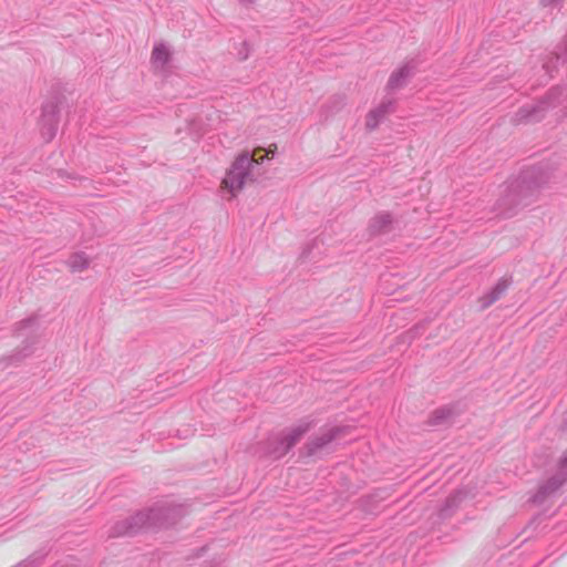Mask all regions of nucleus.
<instances>
[{"instance_id":"f257e3e1","label":"nucleus","mask_w":567,"mask_h":567,"mask_svg":"<svg viewBox=\"0 0 567 567\" xmlns=\"http://www.w3.org/2000/svg\"><path fill=\"white\" fill-rule=\"evenodd\" d=\"M185 514L186 508L183 505L161 502L147 511H141L128 518L116 522L110 530V536H134L144 529L168 527Z\"/></svg>"},{"instance_id":"f03ea898","label":"nucleus","mask_w":567,"mask_h":567,"mask_svg":"<svg viewBox=\"0 0 567 567\" xmlns=\"http://www.w3.org/2000/svg\"><path fill=\"white\" fill-rule=\"evenodd\" d=\"M310 424H299L287 431L268 436L265 441H260L252 445L249 453L258 458L278 460L286 455L307 433Z\"/></svg>"},{"instance_id":"7ed1b4c3","label":"nucleus","mask_w":567,"mask_h":567,"mask_svg":"<svg viewBox=\"0 0 567 567\" xmlns=\"http://www.w3.org/2000/svg\"><path fill=\"white\" fill-rule=\"evenodd\" d=\"M265 157L261 156L260 159H256L248 152H244L235 158L221 181L223 189L229 193L228 200L235 198L247 182L252 181V166L258 165Z\"/></svg>"},{"instance_id":"20e7f679","label":"nucleus","mask_w":567,"mask_h":567,"mask_svg":"<svg viewBox=\"0 0 567 567\" xmlns=\"http://www.w3.org/2000/svg\"><path fill=\"white\" fill-rule=\"evenodd\" d=\"M534 171L524 173L519 179L512 183L505 190L504 196L497 202V210L501 215L509 217L514 214V209L519 205H527L526 192L540 184L533 181Z\"/></svg>"},{"instance_id":"39448f33","label":"nucleus","mask_w":567,"mask_h":567,"mask_svg":"<svg viewBox=\"0 0 567 567\" xmlns=\"http://www.w3.org/2000/svg\"><path fill=\"white\" fill-rule=\"evenodd\" d=\"M567 481V454L563 456L558 464L556 472L543 482L537 492L532 496V502L542 504L546 498L556 493Z\"/></svg>"},{"instance_id":"423d86ee","label":"nucleus","mask_w":567,"mask_h":567,"mask_svg":"<svg viewBox=\"0 0 567 567\" xmlns=\"http://www.w3.org/2000/svg\"><path fill=\"white\" fill-rule=\"evenodd\" d=\"M59 106L55 102H48L42 105L39 120L40 134L45 142H51L58 131Z\"/></svg>"},{"instance_id":"0eeeda50","label":"nucleus","mask_w":567,"mask_h":567,"mask_svg":"<svg viewBox=\"0 0 567 567\" xmlns=\"http://www.w3.org/2000/svg\"><path fill=\"white\" fill-rule=\"evenodd\" d=\"M396 106V99L386 94L380 103L371 109L365 115L364 126L369 132L375 131L379 125L392 113Z\"/></svg>"},{"instance_id":"6e6552de","label":"nucleus","mask_w":567,"mask_h":567,"mask_svg":"<svg viewBox=\"0 0 567 567\" xmlns=\"http://www.w3.org/2000/svg\"><path fill=\"white\" fill-rule=\"evenodd\" d=\"M416 65L414 61H409L400 65L398 69H395L385 85L386 94L391 95L392 93L403 89L406 86L409 81L413 78L415 74Z\"/></svg>"},{"instance_id":"1a4fd4ad","label":"nucleus","mask_w":567,"mask_h":567,"mask_svg":"<svg viewBox=\"0 0 567 567\" xmlns=\"http://www.w3.org/2000/svg\"><path fill=\"white\" fill-rule=\"evenodd\" d=\"M174 51L172 47L164 42H156L153 47L152 55H151V64L156 72L162 74H166L173 62Z\"/></svg>"},{"instance_id":"9d476101","label":"nucleus","mask_w":567,"mask_h":567,"mask_svg":"<svg viewBox=\"0 0 567 567\" xmlns=\"http://www.w3.org/2000/svg\"><path fill=\"white\" fill-rule=\"evenodd\" d=\"M340 432V427H331L311 439L306 445L307 454L309 456L317 454L319 451L330 444L334 439H337Z\"/></svg>"},{"instance_id":"9b49d317","label":"nucleus","mask_w":567,"mask_h":567,"mask_svg":"<svg viewBox=\"0 0 567 567\" xmlns=\"http://www.w3.org/2000/svg\"><path fill=\"white\" fill-rule=\"evenodd\" d=\"M546 110L544 103L536 105H527L520 107L514 115L513 122L520 124L525 122L539 121L543 117V112Z\"/></svg>"},{"instance_id":"f8f14e48","label":"nucleus","mask_w":567,"mask_h":567,"mask_svg":"<svg viewBox=\"0 0 567 567\" xmlns=\"http://www.w3.org/2000/svg\"><path fill=\"white\" fill-rule=\"evenodd\" d=\"M393 217L388 212L378 213L369 223L370 235L378 236L386 234L392 229Z\"/></svg>"},{"instance_id":"ddd939ff","label":"nucleus","mask_w":567,"mask_h":567,"mask_svg":"<svg viewBox=\"0 0 567 567\" xmlns=\"http://www.w3.org/2000/svg\"><path fill=\"white\" fill-rule=\"evenodd\" d=\"M33 353L32 343L25 342V344L13 351L11 354L4 355L0 359V368L2 370L10 367H18L23 360Z\"/></svg>"},{"instance_id":"4468645a","label":"nucleus","mask_w":567,"mask_h":567,"mask_svg":"<svg viewBox=\"0 0 567 567\" xmlns=\"http://www.w3.org/2000/svg\"><path fill=\"white\" fill-rule=\"evenodd\" d=\"M511 281L508 279H499L497 284L484 296L481 297V308L486 309L496 302L508 289Z\"/></svg>"},{"instance_id":"2eb2a0df","label":"nucleus","mask_w":567,"mask_h":567,"mask_svg":"<svg viewBox=\"0 0 567 567\" xmlns=\"http://www.w3.org/2000/svg\"><path fill=\"white\" fill-rule=\"evenodd\" d=\"M90 262L91 260L85 252L78 251L69 257L66 265L72 272H81L89 268Z\"/></svg>"},{"instance_id":"dca6fc26","label":"nucleus","mask_w":567,"mask_h":567,"mask_svg":"<svg viewBox=\"0 0 567 567\" xmlns=\"http://www.w3.org/2000/svg\"><path fill=\"white\" fill-rule=\"evenodd\" d=\"M38 328V317L30 316L14 324L13 333L18 337L24 336L27 331H35Z\"/></svg>"},{"instance_id":"f3484780","label":"nucleus","mask_w":567,"mask_h":567,"mask_svg":"<svg viewBox=\"0 0 567 567\" xmlns=\"http://www.w3.org/2000/svg\"><path fill=\"white\" fill-rule=\"evenodd\" d=\"M234 42L235 55L238 60L244 61L249 58L252 51V43L247 38H237Z\"/></svg>"},{"instance_id":"a211bd4d","label":"nucleus","mask_w":567,"mask_h":567,"mask_svg":"<svg viewBox=\"0 0 567 567\" xmlns=\"http://www.w3.org/2000/svg\"><path fill=\"white\" fill-rule=\"evenodd\" d=\"M453 410L449 406H442L432 412L429 423L431 425H441L451 419Z\"/></svg>"},{"instance_id":"6ab92c4d","label":"nucleus","mask_w":567,"mask_h":567,"mask_svg":"<svg viewBox=\"0 0 567 567\" xmlns=\"http://www.w3.org/2000/svg\"><path fill=\"white\" fill-rule=\"evenodd\" d=\"M465 497V493L462 489L456 491L452 495H450L446 499V508L455 507L463 498Z\"/></svg>"},{"instance_id":"aec40b11","label":"nucleus","mask_w":567,"mask_h":567,"mask_svg":"<svg viewBox=\"0 0 567 567\" xmlns=\"http://www.w3.org/2000/svg\"><path fill=\"white\" fill-rule=\"evenodd\" d=\"M331 104H333L339 110L346 104V102L343 97L336 96L331 100Z\"/></svg>"},{"instance_id":"412c9836","label":"nucleus","mask_w":567,"mask_h":567,"mask_svg":"<svg viewBox=\"0 0 567 567\" xmlns=\"http://www.w3.org/2000/svg\"><path fill=\"white\" fill-rule=\"evenodd\" d=\"M56 567H64V565H61V566H56Z\"/></svg>"}]
</instances>
